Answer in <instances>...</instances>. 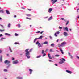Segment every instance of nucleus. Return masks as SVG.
<instances>
[{"label":"nucleus","instance_id":"obj_1","mask_svg":"<svg viewBox=\"0 0 79 79\" xmlns=\"http://www.w3.org/2000/svg\"><path fill=\"white\" fill-rule=\"evenodd\" d=\"M29 50V49H26L25 51L26 53V56L27 57V58H30V56H29V55H30V53H29V52L28 51Z\"/></svg>","mask_w":79,"mask_h":79},{"label":"nucleus","instance_id":"obj_2","mask_svg":"<svg viewBox=\"0 0 79 79\" xmlns=\"http://www.w3.org/2000/svg\"><path fill=\"white\" fill-rule=\"evenodd\" d=\"M5 64H8L10 63V61L8 60H5L4 62Z\"/></svg>","mask_w":79,"mask_h":79},{"label":"nucleus","instance_id":"obj_3","mask_svg":"<svg viewBox=\"0 0 79 79\" xmlns=\"http://www.w3.org/2000/svg\"><path fill=\"white\" fill-rule=\"evenodd\" d=\"M36 45H38V46L39 47H41V44H40V43H39V41H37L36 43Z\"/></svg>","mask_w":79,"mask_h":79},{"label":"nucleus","instance_id":"obj_4","mask_svg":"<svg viewBox=\"0 0 79 79\" xmlns=\"http://www.w3.org/2000/svg\"><path fill=\"white\" fill-rule=\"evenodd\" d=\"M13 64H17V63H18V60H15L13 62Z\"/></svg>","mask_w":79,"mask_h":79},{"label":"nucleus","instance_id":"obj_5","mask_svg":"<svg viewBox=\"0 0 79 79\" xmlns=\"http://www.w3.org/2000/svg\"><path fill=\"white\" fill-rule=\"evenodd\" d=\"M65 37H67L68 36V33H67L66 32H64L63 33Z\"/></svg>","mask_w":79,"mask_h":79},{"label":"nucleus","instance_id":"obj_6","mask_svg":"<svg viewBox=\"0 0 79 79\" xmlns=\"http://www.w3.org/2000/svg\"><path fill=\"white\" fill-rule=\"evenodd\" d=\"M66 44V42H64L61 43V45L60 46H64Z\"/></svg>","mask_w":79,"mask_h":79},{"label":"nucleus","instance_id":"obj_7","mask_svg":"<svg viewBox=\"0 0 79 79\" xmlns=\"http://www.w3.org/2000/svg\"><path fill=\"white\" fill-rule=\"evenodd\" d=\"M66 71L67 72V73H69V74H72V72L70 71L66 70Z\"/></svg>","mask_w":79,"mask_h":79},{"label":"nucleus","instance_id":"obj_8","mask_svg":"<svg viewBox=\"0 0 79 79\" xmlns=\"http://www.w3.org/2000/svg\"><path fill=\"white\" fill-rule=\"evenodd\" d=\"M58 0H52L51 2H52V3L53 4H54V3H55L56 2V1H57Z\"/></svg>","mask_w":79,"mask_h":79},{"label":"nucleus","instance_id":"obj_9","mask_svg":"<svg viewBox=\"0 0 79 79\" xmlns=\"http://www.w3.org/2000/svg\"><path fill=\"white\" fill-rule=\"evenodd\" d=\"M48 58H49V59H52V57H51V56H50V54H48Z\"/></svg>","mask_w":79,"mask_h":79},{"label":"nucleus","instance_id":"obj_10","mask_svg":"<svg viewBox=\"0 0 79 79\" xmlns=\"http://www.w3.org/2000/svg\"><path fill=\"white\" fill-rule=\"evenodd\" d=\"M60 60L61 61L60 62H59V64H62V63H64V61H63V60L61 59H60Z\"/></svg>","mask_w":79,"mask_h":79},{"label":"nucleus","instance_id":"obj_11","mask_svg":"<svg viewBox=\"0 0 79 79\" xmlns=\"http://www.w3.org/2000/svg\"><path fill=\"white\" fill-rule=\"evenodd\" d=\"M52 10H53V9H52V8H50L49 9V10H48V12L49 13H51V11H52Z\"/></svg>","mask_w":79,"mask_h":79},{"label":"nucleus","instance_id":"obj_12","mask_svg":"<svg viewBox=\"0 0 79 79\" xmlns=\"http://www.w3.org/2000/svg\"><path fill=\"white\" fill-rule=\"evenodd\" d=\"M6 13L7 14H8V15H9V14H10V12L8 10H6Z\"/></svg>","mask_w":79,"mask_h":79},{"label":"nucleus","instance_id":"obj_13","mask_svg":"<svg viewBox=\"0 0 79 79\" xmlns=\"http://www.w3.org/2000/svg\"><path fill=\"white\" fill-rule=\"evenodd\" d=\"M42 37H43V36H41L39 37V38H38V39H42Z\"/></svg>","mask_w":79,"mask_h":79},{"label":"nucleus","instance_id":"obj_14","mask_svg":"<svg viewBox=\"0 0 79 79\" xmlns=\"http://www.w3.org/2000/svg\"><path fill=\"white\" fill-rule=\"evenodd\" d=\"M60 51H61V53H62V54H64V53L63 52V50H62V49H60Z\"/></svg>","mask_w":79,"mask_h":79},{"label":"nucleus","instance_id":"obj_15","mask_svg":"<svg viewBox=\"0 0 79 79\" xmlns=\"http://www.w3.org/2000/svg\"><path fill=\"white\" fill-rule=\"evenodd\" d=\"M52 19V17H50L48 19V21H50Z\"/></svg>","mask_w":79,"mask_h":79},{"label":"nucleus","instance_id":"obj_16","mask_svg":"<svg viewBox=\"0 0 79 79\" xmlns=\"http://www.w3.org/2000/svg\"><path fill=\"white\" fill-rule=\"evenodd\" d=\"M65 30H66V31H67L68 32L69 31H68V27H66L65 28Z\"/></svg>","mask_w":79,"mask_h":79},{"label":"nucleus","instance_id":"obj_17","mask_svg":"<svg viewBox=\"0 0 79 79\" xmlns=\"http://www.w3.org/2000/svg\"><path fill=\"white\" fill-rule=\"evenodd\" d=\"M9 50L10 51V52H12V50H11V47H9Z\"/></svg>","mask_w":79,"mask_h":79},{"label":"nucleus","instance_id":"obj_18","mask_svg":"<svg viewBox=\"0 0 79 79\" xmlns=\"http://www.w3.org/2000/svg\"><path fill=\"white\" fill-rule=\"evenodd\" d=\"M10 26H11V24L10 23H9L8 24V27H10Z\"/></svg>","mask_w":79,"mask_h":79},{"label":"nucleus","instance_id":"obj_19","mask_svg":"<svg viewBox=\"0 0 79 79\" xmlns=\"http://www.w3.org/2000/svg\"><path fill=\"white\" fill-rule=\"evenodd\" d=\"M44 44H48V42L47 41H45L44 43Z\"/></svg>","mask_w":79,"mask_h":79},{"label":"nucleus","instance_id":"obj_20","mask_svg":"<svg viewBox=\"0 0 79 79\" xmlns=\"http://www.w3.org/2000/svg\"><path fill=\"white\" fill-rule=\"evenodd\" d=\"M37 39H38V38H36L34 40V42H35V41H36V40H37Z\"/></svg>","mask_w":79,"mask_h":79},{"label":"nucleus","instance_id":"obj_21","mask_svg":"<svg viewBox=\"0 0 79 79\" xmlns=\"http://www.w3.org/2000/svg\"><path fill=\"white\" fill-rule=\"evenodd\" d=\"M0 61L1 62H2V57H1L0 58Z\"/></svg>","mask_w":79,"mask_h":79},{"label":"nucleus","instance_id":"obj_22","mask_svg":"<svg viewBox=\"0 0 79 79\" xmlns=\"http://www.w3.org/2000/svg\"><path fill=\"white\" fill-rule=\"evenodd\" d=\"M29 71H30V72H32V69H29Z\"/></svg>","mask_w":79,"mask_h":79},{"label":"nucleus","instance_id":"obj_23","mask_svg":"<svg viewBox=\"0 0 79 79\" xmlns=\"http://www.w3.org/2000/svg\"><path fill=\"white\" fill-rule=\"evenodd\" d=\"M55 56H56V57H58L60 56V55H58V54H56L55 55Z\"/></svg>","mask_w":79,"mask_h":79},{"label":"nucleus","instance_id":"obj_24","mask_svg":"<svg viewBox=\"0 0 79 79\" xmlns=\"http://www.w3.org/2000/svg\"><path fill=\"white\" fill-rule=\"evenodd\" d=\"M5 35H9V36L10 35V34H9L7 33H5Z\"/></svg>","mask_w":79,"mask_h":79},{"label":"nucleus","instance_id":"obj_25","mask_svg":"<svg viewBox=\"0 0 79 79\" xmlns=\"http://www.w3.org/2000/svg\"><path fill=\"white\" fill-rule=\"evenodd\" d=\"M40 57H41V55H39L36 57V58H39Z\"/></svg>","mask_w":79,"mask_h":79},{"label":"nucleus","instance_id":"obj_26","mask_svg":"<svg viewBox=\"0 0 79 79\" xmlns=\"http://www.w3.org/2000/svg\"><path fill=\"white\" fill-rule=\"evenodd\" d=\"M68 24H69V21H67V23H66V26H67V25H68Z\"/></svg>","mask_w":79,"mask_h":79},{"label":"nucleus","instance_id":"obj_27","mask_svg":"<svg viewBox=\"0 0 79 79\" xmlns=\"http://www.w3.org/2000/svg\"><path fill=\"white\" fill-rule=\"evenodd\" d=\"M50 52H53V50L52 49H50Z\"/></svg>","mask_w":79,"mask_h":79},{"label":"nucleus","instance_id":"obj_28","mask_svg":"<svg viewBox=\"0 0 79 79\" xmlns=\"http://www.w3.org/2000/svg\"><path fill=\"white\" fill-rule=\"evenodd\" d=\"M26 15L27 16H31L30 14H27Z\"/></svg>","mask_w":79,"mask_h":79},{"label":"nucleus","instance_id":"obj_29","mask_svg":"<svg viewBox=\"0 0 79 79\" xmlns=\"http://www.w3.org/2000/svg\"><path fill=\"white\" fill-rule=\"evenodd\" d=\"M51 47H54V44H51Z\"/></svg>","mask_w":79,"mask_h":79},{"label":"nucleus","instance_id":"obj_30","mask_svg":"<svg viewBox=\"0 0 79 79\" xmlns=\"http://www.w3.org/2000/svg\"><path fill=\"white\" fill-rule=\"evenodd\" d=\"M4 31H5V30H0V32H3Z\"/></svg>","mask_w":79,"mask_h":79},{"label":"nucleus","instance_id":"obj_31","mask_svg":"<svg viewBox=\"0 0 79 79\" xmlns=\"http://www.w3.org/2000/svg\"><path fill=\"white\" fill-rule=\"evenodd\" d=\"M59 28L60 29H63V28L60 26L59 27Z\"/></svg>","mask_w":79,"mask_h":79},{"label":"nucleus","instance_id":"obj_32","mask_svg":"<svg viewBox=\"0 0 79 79\" xmlns=\"http://www.w3.org/2000/svg\"><path fill=\"white\" fill-rule=\"evenodd\" d=\"M4 71L5 72H7L8 71V70L6 69H4Z\"/></svg>","mask_w":79,"mask_h":79},{"label":"nucleus","instance_id":"obj_33","mask_svg":"<svg viewBox=\"0 0 79 79\" xmlns=\"http://www.w3.org/2000/svg\"><path fill=\"white\" fill-rule=\"evenodd\" d=\"M27 19H29V20H31V18H29L28 17H27L26 18Z\"/></svg>","mask_w":79,"mask_h":79},{"label":"nucleus","instance_id":"obj_34","mask_svg":"<svg viewBox=\"0 0 79 79\" xmlns=\"http://www.w3.org/2000/svg\"><path fill=\"white\" fill-rule=\"evenodd\" d=\"M15 36H18V34L17 33H15Z\"/></svg>","mask_w":79,"mask_h":79},{"label":"nucleus","instance_id":"obj_35","mask_svg":"<svg viewBox=\"0 0 79 79\" xmlns=\"http://www.w3.org/2000/svg\"><path fill=\"white\" fill-rule=\"evenodd\" d=\"M44 52L45 51H44V50H42V54H44Z\"/></svg>","mask_w":79,"mask_h":79},{"label":"nucleus","instance_id":"obj_36","mask_svg":"<svg viewBox=\"0 0 79 79\" xmlns=\"http://www.w3.org/2000/svg\"><path fill=\"white\" fill-rule=\"evenodd\" d=\"M0 26H1V27H2V29H3L4 27H3V26L2 25L0 24Z\"/></svg>","mask_w":79,"mask_h":79},{"label":"nucleus","instance_id":"obj_37","mask_svg":"<svg viewBox=\"0 0 79 79\" xmlns=\"http://www.w3.org/2000/svg\"><path fill=\"white\" fill-rule=\"evenodd\" d=\"M54 35H55L56 37H57V35H56V33H55Z\"/></svg>","mask_w":79,"mask_h":79},{"label":"nucleus","instance_id":"obj_38","mask_svg":"<svg viewBox=\"0 0 79 79\" xmlns=\"http://www.w3.org/2000/svg\"><path fill=\"white\" fill-rule=\"evenodd\" d=\"M49 37H50V39H51V40L52 39V36H50Z\"/></svg>","mask_w":79,"mask_h":79},{"label":"nucleus","instance_id":"obj_39","mask_svg":"<svg viewBox=\"0 0 79 79\" xmlns=\"http://www.w3.org/2000/svg\"><path fill=\"white\" fill-rule=\"evenodd\" d=\"M62 59L63 60V61H66V60H65V59L64 58H62Z\"/></svg>","mask_w":79,"mask_h":79},{"label":"nucleus","instance_id":"obj_40","mask_svg":"<svg viewBox=\"0 0 79 79\" xmlns=\"http://www.w3.org/2000/svg\"><path fill=\"white\" fill-rule=\"evenodd\" d=\"M2 39H5V38H1V40H2Z\"/></svg>","mask_w":79,"mask_h":79},{"label":"nucleus","instance_id":"obj_41","mask_svg":"<svg viewBox=\"0 0 79 79\" xmlns=\"http://www.w3.org/2000/svg\"><path fill=\"white\" fill-rule=\"evenodd\" d=\"M45 56H46V54H44V55H43V56L44 57Z\"/></svg>","mask_w":79,"mask_h":79},{"label":"nucleus","instance_id":"obj_42","mask_svg":"<svg viewBox=\"0 0 79 79\" xmlns=\"http://www.w3.org/2000/svg\"><path fill=\"white\" fill-rule=\"evenodd\" d=\"M60 19L61 20H64V18H61Z\"/></svg>","mask_w":79,"mask_h":79},{"label":"nucleus","instance_id":"obj_43","mask_svg":"<svg viewBox=\"0 0 79 79\" xmlns=\"http://www.w3.org/2000/svg\"><path fill=\"white\" fill-rule=\"evenodd\" d=\"M56 34H60V32L59 31H57L56 32Z\"/></svg>","mask_w":79,"mask_h":79},{"label":"nucleus","instance_id":"obj_44","mask_svg":"<svg viewBox=\"0 0 79 79\" xmlns=\"http://www.w3.org/2000/svg\"><path fill=\"white\" fill-rule=\"evenodd\" d=\"M43 32H44L43 31H41V32H40V34H42V33H43Z\"/></svg>","mask_w":79,"mask_h":79},{"label":"nucleus","instance_id":"obj_45","mask_svg":"<svg viewBox=\"0 0 79 79\" xmlns=\"http://www.w3.org/2000/svg\"><path fill=\"white\" fill-rule=\"evenodd\" d=\"M2 36H3V35L2 34H0V37H2Z\"/></svg>","mask_w":79,"mask_h":79},{"label":"nucleus","instance_id":"obj_46","mask_svg":"<svg viewBox=\"0 0 79 79\" xmlns=\"http://www.w3.org/2000/svg\"><path fill=\"white\" fill-rule=\"evenodd\" d=\"M40 31H38L37 32H36V33H40Z\"/></svg>","mask_w":79,"mask_h":79},{"label":"nucleus","instance_id":"obj_47","mask_svg":"<svg viewBox=\"0 0 79 79\" xmlns=\"http://www.w3.org/2000/svg\"><path fill=\"white\" fill-rule=\"evenodd\" d=\"M1 12H2V13H3L4 12H3V10H2L1 11Z\"/></svg>","mask_w":79,"mask_h":79},{"label":"nucleus","instance_id":"obj_48","mask_svg":"<svg viewBox=\"0 0 79 79\" xmlns=\"http://www.w3.org/2000/svg\"><path fill=\"white\" fill-rule=\"evenodd\" d=\"M28 10L29 11H31V9H28Z\"/></svg>","mask_w":79,"mask_h":79},{"label":"nucleus","instance_id":"obj_49","mask_svg":"<svg viewBox=\"0 0 79 79\" xmlns=\"http://www.w3.org/2000/svg\"><path fill=\"white\" fill-rule=\"evenodd\" d=\"M48 50V49H47L46 50L45 52H47Z\"/></svg>","mask_w":79,"mask_h":79},{"label":"nucleus","instance_id":"obj_50","mask_svg":"<svg viewBox=\"0 0 79 79\" xmlns=\"http://www.w3.org/2000/svg\"><path fill=\"white\" fill-rule=\"evenodd\" d=\"M2 52V51L0 50V53Z\"/></svg>","mask_w":79,"mask_h":79},{"label":"nucleus","instance_id":"obj_51","mask_svg":"<svg viewBox=\"0 0 79 79\" xmlns=\"http://www.w3.org/2000/svg\"><path fill=\"white\" fill-rule=\"evenodd\" d=\"M49 61L50 62H53V61L50 60H49Z\"/></svg>","mask_w":79,"mask_h":79},{"label":"nucleus","instance_id":"obj_52","mask_svg":"<svg viewBox=\"0 0 79 79\" xmlns=\"http://www.w3.org/2000/svg\"><path fill=\"white\" fill-rule=\"evenodd\" d=\"M15 60V58H14L12 57V60Z\"/></svg>","mask_w":79,"mask_h":79},{"label":"nucleus","instance_id":"obj_53","mask_svg":"<svg viewBox=\"0 0 79 79\" xmlns=\"http://www.w3.org/2000/svg\"><path fill=\"white\" fill-rule=\"evenodd\" d=\"M55 64V66H58V65H57V64Z\"/></svg>","mask_w":79,"mask_h":79},{"label":"nucleus","instance_id":"obj_54","mask_svg":"<svg viewBox=\"0 0 79 79\" xmlns=\"http://www.w3.org/2000/svg\"><path fill=\"white\" fill-rule=\"evenodd\" d=\"M15 44L16 45V44H18V43L15 42Z\"/></svg>","mask_w":79,"mask_h":79},{"label":"nucleus","instance_id":"obj_55","mask_svg":"<svg viewBox=\"0 0 79 79\" xmlns=\"http://www.w3.org/2000/svg\"><path fill=\"white\" fill-rule=\"evenodd\" d=\"M76 57L77 58H78V59H79V57L78 56H76Z\"/></svg>","mask_w":79,"mask_h":79},{"label":"nucleus","instance_id":"obj_56","mask_svg":"<svg viewBox=\"0 0 79 79\" xmlns=\"http://www.w3.org/2000/svg\"><path fill=\"white\" fill-rule=\"evenodd\" d=\"M21 8H22V9H23L24 10V9H25V8H24V7H22Z\"/></svg>","mask_w":79,"mask_h":79},{"label":"nucleus","instance_id":"obj_57","mask_svg":"<svg viewBox=\"0 0 79 79\" xmlns=\"http://www.w3.org/2000/svg\"><path fill=\"white\" fill-rule=\"evenodd\" d=\"M32 49H30V50L29 52H32Z\"/></svg>","mask_w":79,"mask_h":79},{"label":"nucleus","instance_id":"obj_58","mask_svg":"<svg viewBox=\"0 0 79 79\" xmlns=\"http://www.w3.org/2000/svg\"><path fill=\"white\" fill-rule=\"evenodd\" d=\"M17 79H20V77H17Z\"/></svg>","mask_w":79,"mask_h":79},{"label":"nucleus","instance_id":"obj_59","mask_svg":"<svg viewBox=\"0 0 79 79\" xmlns=\"http://www.w3.org/2000/svg\"><path fill=\"white\" fill-rule=\"evenodd\" d=\"M14 18H16V15H14Z\"/></svg>","mask_w":79,"mask_h":79},{"label":"nucleus","instance_id":"obj_60","mask_svg":"<svg viewBox=\"0 0 79 79\" xmlns=\"http://www.w3.org/2000/svg\"><path fill=\"white\" fill-rule=\"evenodd\" d=\"M30 74H32V72H30Z\"/></svg>","mask_w":79,"mask_h":79},{"label":"nucleus","instance_id":"obj_61","mask_svg":"<svg viewBox=\"0 0 79 79\" xmlns=\"http://www.w3.org/2000/svg\"><path fill=\"white\" fill-rule=\"evenodd\" d=\"M58 41H59V40H57V42H58Z\"/></svg>","mask_w":79,"mask_h":79},{"label":"nucleus","instance_id":"obj_62","mask_svg":"<svg viewBox=\"0 0 79 79\" xmlns=\"http://www.w3.org/2000/svg\"><path fill=\"white\" fill-rule=\"evenodd\" d=\"M11 65H9L7 67V68H8L9 66H10Z\"/></svg>","mask_w":79,"mask_h":79},{"label":"nucleus","instance_id":"obj_63","mask_svg":"<svg viewBox=\"0 0 79 79\" xmlns=\"http://www.w3.org/2000/svg\"><path fill=\"white\" fill-rule=\"evenodd\" d=\"M19 27H20V25L19 24Z\"/></svg>","mask_w":79,"mask_h":79},{"label":"nucleus","instance_id":"obj_64","mask_svg":"<svg viewBox=\"0 0 79 79\" xmlns=\"http://www.w3.org/2000/svg\"><path fill=\"white\" fill-rule=\"evenodd\" d=\"M20 79H23V77H21Z\"/></svg>","mask_w":79,"mask_h":79}]
</instances>
